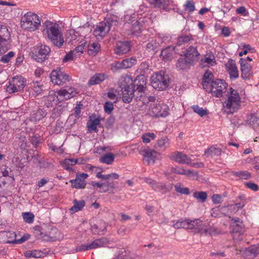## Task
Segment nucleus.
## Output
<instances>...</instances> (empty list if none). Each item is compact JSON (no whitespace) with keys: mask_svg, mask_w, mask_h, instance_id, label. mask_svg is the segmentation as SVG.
Here are the masks:
<instances>
[{"mask_svg":"<svg viewBox=\"0 0 259 259\" xmlns=\"http://www.w3.org/2000/svg\"><path fill=\"white\" fill-rule=\"evenodd\" d=\"M101 120V119L99 118V116H97L95 113L90 115L87 125L88 132L92 133L94 132L95 133H97L98 132L97 126L100 124Z\"/></svg>","mask_w":259,"mask_h":259,"instance_id":"19","label":"nucleus"},{"mask_svg":"<svg viewBox=\"0 0 259 259\" xmlns=\"http://www.w3.org/2000/svg\"><path fill=\"white\" fill-rule=\"evenodd\" d=\"M122 69H124L122 61L116 62L111 65V70L114 72Z\"/></svg>","mask_w":259,"mask_h":259,"instance_id":"50","label":"nucleus"},{"mask_svg":"<svg viewBox=\"0 0 259 259\" xmlns=\"http://www.w3.org/2000/svg\"><path fill=\"white\" fill-rule=\"evenodd\" d=\"M30 235L28 234H24L20 239H12L8 240L7 242V243H12V244H21L25 241L28 240L30 238Z\"/></svg>","mask_w":259,"mask_h":259,"instance_id":"47","label":"nucleus"},{"mask_svg":"<svg viewBox=\"0 0 259 259\" xmlns=\"http://www.w3.org/2000/svg\"><path fill=\"white\" fill-rule=\"evenodd\" d=\"M44 252H42L40 250H31L26 252L25 253V256L26 257H35V258H38V257H41L44 256Z\"/></svg>","mask_w":259,"mask_h":259,"instance_id":"45","label":"nucleus"},{"mask_svg":"<svg viewBox=\"0 0 259 259\" xmlns=\"http://www.w3.org/2000/svg\"><path fill=\"white\" fill-rule=\"evenodd\" d=\"M214 80L213 73L209 70L206 71L202 78V85L206 91L211 86L212 82H213Z\"/></svg>","mask_w":259,"mask_h":259,"instance_id":"27","label":"nucleus"},{"mask_svg":"<svg viewBox=\"0 0 259 259\" xmlns=\"http://www.w3.org/2000/svg\"><path fill=\"white\" fill-rule=\"evenodd\" d=\"M51 52L50 48L45 45L36 47L32 53V58L38 62L42 63L47 60Z\"/></svg>","mask_w":259,"mask_h":259,"instance_id":"8","label":"nucleus"},{"mask_svg":"<svg viewBox=\"0 0 259 259\" xmlns=\"http://www.w3.org/2000/svg\"><path fill=\"white\" fill-rule=\"evenodd\" d=\"M201 61L202 64L206 63L207 65H210L212 66L215 64V58L213 55H210L208 57H205Z\"/></svg>","mask_w":259,"mask_h":259,"instance_id":"55","label":"nucleus"},{"mask_svg":"<svg viewBox=\"0 0 259 259\" xmlns=\"http://www.w3.org/2000/svg\"><path fill=\"white\" fill-rule=\"evenodd\" d=\"M193 40L192 35H181L178 38L177 46H181L186 44H190Z\"/></svg>","mask_w":259,"mask_h":259,"instance_id":"38","label":"nucleus"},{"mask_svg":"<svg viewBox=\"0 0 259 259\" xmlns=\"http://www.w3.org/2000/svg\"><path fill=\"white\" fill-rule=\"evenodd\" d=\"M57 96H58V92H57L56 93H55L53 91L50 92L49 93V94L48 97H47L48 101H50V102L54 101L55 100L56 98L58 99Z\"/></svg>","mask_w":259,"mask_h":259,"instance_id":"62","label":"nucleus"},{"mask_svg":"<svg viewBox=\"0 0 259 259\" xmlns=\"http://www.w3.org/2000/svg\"><path fill=\"white\" fill-rule=\"evenodd\" d=\"M43 32L55 47L61 48L63 46L64 37L59 24L51 22H47Z\"/></svg>","mask_w":259,"mask_h":259,"instance_id":"3","label":"nucleus"},{"mask_svg":"<svg viewBox=\"0 0 259 259\" xmlns=\"http://www.w3.org/2000/svg\"><path fill=\"white\" fill-rule=\"evenodd\" d=\"M206 92L217 98L227 97L223 104V110L227 114L236 112L240 106V97L238 92L232 88H228V84L223 79H215Z\"/></svg>","mask_w":259,"mask_h":259,"instance_id":"1","label":"nucleus"},{"mask_svg":"<svg viewBox=\"0 0 259 259\" xmlns=\"http://www.w3.org/2000/svg\"><path fill=\"white\" fill-rule=\"evenodd\" d=\"M170 78L168 74L160 71L151 77V85L158 91L164 90L169 86Z\"/></svg>","mask_w":259,"mask_h":259,"instance_id":"7","label":"nucleus"},{"mask_svg":"<svg viewBox=\"0 0 259 259\" xmlns=\"http://www.w3.org/2000/svg\"><path fill=\"white\" fill-rule=\"evenodd\" d=\"M245 201H242L238 203L231 204L229 206L230 208L236 207V211H237L240 208H243L246 204Z\"/></svg>","mask_w":259,"mask_h":259,"instance_id":"60","label":"nucleus"},{"mask_svg":"<svg viewBox=\"0 0 259 259\" xmlns=\"http://www.w3.org/2000/svg\"><path fill=\"white\" fill-rule=\"evenodd\" d=\"M73 203V205L69 209V211L71 213L81 210L85 205L84 200L77 201L74 200Z\"/></svg>","mask_w":259,"mask_h":259,"instance_id":"40","label":"nucleus"},{"mask_svg":"<svg viewBox=\"0 0 259 259\" xmlns=\"http://www.w3.org/2000/svg\"><path fill=\"white\" fill-rule=\"evenodd\" d=\"M40 23L38 15L31 12H27L22 16L20 21L22 28L29 31H34L38 29Z\"/></svg>","mask_w":259,"mask_h":259,"instance_id":"4","label":"nucleus"},{"mask_svg":"<svg viewBox=\"0 0 259 259\" xmlns=\"http://www.w3.org/2000/svg\"><path fill=\"white\" fill-rule=\"evenodd\" d=\"M149 114L153 117H166L169 114V108L165 104L159 103L151 108Z\"/></svg>","mask_w":259,"mask_h":259,"instance_id":"13","label":"nucleus"},{"mask_svg":"<svg viewBox=\"0 0 259 259\" xmlns=\"http://www.w3.org/2000/svg\"><path fill=\"white\" fill-rule=\"evenodd\" d=\"M154 8L165 10L169 5V0H147Z\"/></svg>","mask_w":259,"mask_h":259,"instance_id":"30","label":"nucleus"},{"mask_svg":"<svg viewBox=\"0 0 259 259\" xmlns=\"http://www.w3.org/2000/svg\"><path fill=\"white\" fill-rule=\"evenodd\" d=\"M10 36L7 28L0 25V55L4 54L9 49L8 39Z\"/></svg>","mask_w":259,"mask_h":259,"instance_id":"12","label":"nucleus"},{"mask_svg":"<svg viewBox=\"0 0 259 259\" xmlns=\"http://www.w3.org/2000/svg\"><path fill=\"white\" fill-rule=\"evenodd\" d=\"M207 196V193L203 191L195 192L193 194V197L201 202H204L206 201Z\"/></svg>","mask_w":259,"mask_h":259,"instance_id":"48","label":"nucleus"},{"mask_svg":"<svg viewBox=\"0 0 259 259\" xmlns=\"http://www.w3.org/2000/svg\"><path fill=\"white\" fill-rule=\"evenodd\" d=\"M155 100V97L147 96L145 92H144V94H141L136 97V101H141L144 105H146L150 102H153Z\"/></svg>","mask_w":259,"mask_h":259,"instance_id":"37","label":"nucleus"},{"mask_svg":"<svg viewBox=\"0 0 259 259\" xmlns=\"http://www.w3.org/2000/svg\"><path fill=\"white\" fill-rule=\"evenodd\" d=\"M76 94L77 92L73 88L59 90L58 91V101L61 102L64 100H68L74 97Z\"/></svg>","mask_w":259,"mask_h":259,"instance_id":"18","label":"nucleus"},{"mask_svg":"<svg viewBox=\"0 0 259 259\" xmlns=\"http://www.w3.org/2000/svg\"><path fill=\"white\" fill-rule=\"evenodd\" d=\"M144 181L151 186L153 190L162 194H165L171 189L170 186L166 185L163 183L157 182L150 178H145Z\"/></svg>","mask_w":259,"mask_h":259,"instance_id":"16","label":"nucleus"},{"mask_svg":"<svg viewBox=\"0 0 259 259\" xmlns=\"http://www.w3.org/2000/svg\"><path fill=\"white\" fill-rule=\"evenodd\" d=\"M169 158L181 164H189L191 159L187 155L182 152L177 151L169 155Z\"/></svg>","mask_w":259,"mask_h":259,"instance_id":"22","label":"nucleus"},{"mask_svg":"<svg viewBox=\"0 0 259 259\" xmlns=\"http://www.w3.org/2000/svg\"><path fill=\"white\" fill-rule=\"evenodd\" d=\"M184 7L185 10L189 13H192L195 10V4L192 1H187Z\"/></svg>","mask_w":259,"mask_h":259,"instance_id":"54","label":"nucleus"},{"mask_svg":"<svg viewBox=\"0 0 259 259\" xmlns=\"http://www.w3.org/2000/svg\"><path fill=\"white\" fill-rule=\"evenodd\" d=\"M108 241L106 238H101L100 239H96L92 242L89 244H82L80 245L77 246L76 247L75 250L76 252L84 251L93 249H95L99 247H103L105 245L107 244Z\"/></svg>","mask_w":259,"mask_h":259,"instance_id":"10","label":"nucleus"},{"mask_svg":"<svg viewBox=\"0 0 259 259\" xmlns=\"http://www.w3.org/2000/svg\"><path fill=\"white\" fill-rule=\"evenodd\" d=\"M26 91L29 93V95L31 94L32 96L35 97L39 95L42 91V85L37 82H32L26 85Z\"/></svg>","mask_w":259,"mask_h":259,"instance_id":"23","label":"nucleus"},{"mask_svg":"<svg viewBox=\"0 0 259 259\" xmlns=\"http://www.w3.org/2000/svg\"><path fill=\"white\" fill-rule=\"evenodd\" d=\"M50 77L52 82L57 85H62L69 81V76L60 67L52 71Z\"/></svg>","mask_w":259,"mask_h":259,"instance_id":"9","label":"nucleus"},{"mask_svg":"<svg viewBox=\"0 0 259 259\" xmlns=\"http://www.w3.org/2000/svg\"><path fill=\"white\" fill-rule=\"evenodd\" d=\"M157 44L153 41L149 42L146 46V49L149 52H152V53L155 54L156 53Z\"/></svg>","mask_w":259,"mask_h":259,"instance_id":"58","label":"nucleus"},{"mask_svg":"<svg viewBox=\"0 0 259 259\" xmlns=\"http://www.w3.org/2000/svg\"><path fill=\"white\" fill-rule=\"evenodd\" d=\"M238 176L241 179H248L250 178V175L247 171H242L238 173Z\"/></svg>","mask_w":259,"mask_h":259,"instance_id":"64","label":"nucleus"},{"mask_svg":"<svg viewBox=\"0 0 259 259\" xmlns=\"http://www.w3.org/2000/svg\"><path fill=\"white\" fill-rule=\"evenodd\" d=\"M137 60L135 57H131L122 60L124 69L132 67L137 63Z\"/></svg>","mask_w":259,"mask_h":259,"instance_id":"46","label":"nucleus"},{"mask_svg":"<svg viewBox=\"0 0 259 259\" xmlns=\"http://www.w3.org/2000/svg\"><path fill=\"white\" fill-rule=\"evenodd\" d=\"M27 85V80L21 75H17L10 79L6 85V91L9 94H14L23 91Z\"/></svg>","mask_w":259,"mask_h":259,"instance_id":"6","label":"nucleus"},{"mask_svg":"<svg viewBox=\"0 0 259 259\" xmlns=\"http://www.w3.org/2000/svg\"><path fill=\"white\" fill-rule=\"evenodd\" d=\"M104 108L105 113L110 114L114 109L113 103L109 101L105 102Z\"/></svg>","mask_w":259,"mask_h":259,"instance_id":"57","label":"nucleus"},{"mask_svg":"<svg viewBox=\"0 0 259 259\" xmlns=\"http://www.w3.org/2000/svg\"><path fill=\"white\" fill-rule=\"evenodd\" d=\"M232 233L234 239H238L244 232V226L242 221L238 218H232L231 222Z\"/></svg>","mask_w":259,"mask_h":259,"instance_id":"14","label":"nucleus"},{"mask_svg":"<svg viewBox=\"0 0 259 259\" xmlns=\"http://www.w3.org/2000/svg\"><path fill=\"white\" fill-rule=\"evenodd\" d=\"M132 78L129 76L124 77L120 82V88L122 91V100L124 103H130L133 98L136 101V92L132 87Z\"/></svg>","mask_w":259,"mask_h":259,"instance_id":"5","label":"nucleus"},{"mask_svg":"<svg viewBox=\"0 0 259 259\" xmlns=\"http://www.w3.org/2000/svg\"><path fill=\"white\" fill-rule=\"evenodd\" d=\"M239 63L241 65V77L244 79H248L252 75L251 66L246 62L244 58H240Z\"/></svg>","mask_w":259,"mask_h":259,"instance_id":"21","label":"nucleus"},{"mask_svg":"<svg viewBox=\"0 0 259 259\" xmlns=\"http://www.w3.org/2000/svg\"><path fill=\"white\" fill-rule=\"evenodd\" d=\"M193 111L198 114L201 117L208 114L207 110L203 109L202 107H200L198 105H194L192 107Z\"/></svg>","mask_w":259,"mask_h":259,"instance_id":"49","label":"nucleus"},{"mask_svg":"<svg viewBox=\"0 0 259 259\" xmlns=\"http://www.w3.org/2000/svg\"><path fill=\"white\" fill-rule=\"evenodd\" d=\"M14 55L15 53L13 52H9L7 54L3 55L1 57L0 61L2 62L3 63H8L10 61Z\"/></svg>","mask_w":259,"mask_h":259,"instance_id":"53","label":"nucleus"},{"mask_svg":"<svg viewBox=\"0 0 259 259\" xmlns=\"http://www.w3.org/2000/svg\"><path fill=\"white\" fill-rule=\"evenodd\" d=\"M146 82L143 75H139L134 81L132 80V84L131 87H132L134 91L136 92V94H135L136 97L141 94H144L146 88Z\"/></svg>","mask_w":259,"mask_h":259,"instance_id":"15","label":"nucleus"},{"mask_svg":"<svg viewBox=\"0 0 259 259\" xmlns=\"http://www.w3.org/2000/svg\"><path fill=\"white\" fill-rule=\"evenodd\" d=\"M174 52V48L171 46H169L161 51L160 56L162 58L166 60H169L172 57V55Z\"/></svg>","mask_w":259,"mask_h":259,"instance_id":"39","label":"nucleus"},{"mask_svg":"<svg viewBox=\"0 0 259 259\" xmlns=\"http://www.w3.org/2000/svg\"><path fill=\"white\" fill-rule=\"evenodd\" d=\"M243 51L239 53V56H242L243 55H246L248 52L253 53L254 52V48H252L249 45H244L243 46Z\"/></svg>","mask_w":259,"mask_h":259,"instance_id":"56","label":"nucleus"},{"mask_svg":"<svg viewBox=\"0 0 259 259\" xmlns=\"http://www.w3.org/2000/svg\"><path fill=\"white\" fill-rule=\"evenodd\" d=\"M116 21L111 18H108L104 22H102L97 26L96 28L94 31V34L96 36H103L106 33L109 32L112 26L115 25Z\"/></svg>","mask_w":259,"mask_h":259,"instance_id":"11","label":"nucleus"},{"mask_svg":"<svg viewBox=\"0 0 259 259\" xmlns=\"http://www.w3.org/2000/svg\"><path fill=\"white\" fill-rule=\"evenodd\" d=\"M172 171L174 173L179 174V175H183L186 176H189L191 174H194V172L191 171L190 170H186L184 169L182 167L180 166H176L172 168Z\"/></svg>","mask_w":259,"mask_h":259,"instance_id":"41","label":"nucleus"},{"mask_svg":"<svg viewBox=\"0 0 259 259\" xmlns=\"http://www.w3.org/2000/svg\"><path fill=\"white\" fill-rule=\"evenodd\" d=\"M184 56L188 59V62L190 64H193L199 60L200 54L198 52L196 47L191 46L185 50Z\"/></svg>","mask_w":259,"mask_h":259,"instance_id":"17","label":"nucleus"},{"mask_svg":"<svg viewBox=\"0 0 259 259\" xmlns=\"http://www.w3.org/2000/svg\"><path fill=\"white\" fill-rule=\"evenodd\" d=\"M105 79L104 74L96 73L91 77L89 81L88 84L89 85H93L99 84L104 81Z\"/></svg>","mask_w":259,"mask_h":259,"instance_id":"36","label":"nucleus"},{"mask_svg":"<svg viewBox=\"0 0 259 259\" xmlns=\"http://www.w3.org/2000/svg\"><path fill=\"white\" fill-rule=\"evenodd\" d=\"M88 177V175L87 174H77L75 179L71 180L70 181V183L72 184V188L76 189L84 188L86 185L85 180Z\"/></svg>","mask_w":259,"mask_h":259,"instance_id":"20","label":"nucleus"},{"mask_svg":"<svg viewBox=\"0 0 259 259\" xmlns=\"http://www.w3.org/2000/svg\"><path fill=\"white\" fill-rule=\"evenodd\" d=\"M47 115L46 111L42 109H38L36 111H33L30 114V120L32 121L36 122L39 121Z\"/></svg>","mask_w":259,"mask_h":259,"instance_id":"35","label":"nucleus"},{"mask_svg":"<svg viewBox=\"0 0 259 259\" xmlns=\"http://www.w3.org/2000/svg\"><path fill=\"white\" fill-rule=\"evenodd\" d=\"M114 160V155L111 153H107L104 156H102L100 158V161L103 163H106L107 164H111Z\"/></svg>","mask_w":259,"mask_h":259,"instance_id":"43","label":"nucleus"},{"mask_svg":"<svg viewBox=\"0 0 259 259\" xmlns=\"http://www.w3.org/2000/svg\"><path fill=\"white\" fill-rule=\"evenodd\" d=\"M106 226L104 222L100 221L98 224H94L91 226V230L94 234H103L106 229Z\"/></svg>","mask_w":259,"mask_h":259,"instance_id":"33","label":"nucleus"},{"mask_svg":"<svg viewBox=\"0 0 259 259\" xmlns=\"http://www.w3.org/2000/svg\"><path fill=\"white\" fill-rule=\"evenodd\" d=\"M175 190L182 194L189 195L190 194L189 189L187 187H182L181 185L177 184L175 186Z\"/></svg>","mask_w":259,"mask_h":259,"instance_id":"52","label":"nucleus"},{"mask_svg":"<svg viewBox=\"0 0 259 259\" xmlns=\"http://www.w3.org/2000/svg\"><path fill=\"white\" fill-rule=\"evenodd\" d=\"M22 216L23 220L27 223H32L34 221V216L31 212H23Z\"/></svg>","mask_w":259,"mask_h":259,"instance_id":"51","label":"nucleus"},{"mask_svg":"<svg viewBox=\"0 0 259 259\" xmlns=\"http://www.w3.org/2000/svg\"><path fill=\"white\" fill-rule=\"evenodd\" d=\"M142 25L140 21H133L130 27L129 35H138L142 30Z\"/></svg>","mask_w":259,"mask_h":259,"instance_id":"31","label":"nucleus"},{"mask_svg":"<svg viewBox=\"0 0 259 259\" xmlns=\"http://www.w3.org/2000/svg\"><path fill=\"white\" fill-rule=\"evenodd\" d=\"M190 65L188 62V59L185 57L184 58H180L177 61L176 63V67L180 70L186 69L188 66Z\"/></svg>","mask_w":259,"mask_h":259,"instance_id":"42","label":"nucleus"},{"mask_svg":"<svg viewBox=\"0 0 259 259\" xmlns=\"http://www.w3.org/2000/svg\"><path fill=\"white\" fill-rule=\"evenodd\" d=\"M170 146L169 140L166 137L161 138L157 140V143L154 145L156 149L165 151Z\"/></svg>","mask_w":259,"mask_h":259,"instance_id":"29","label":"nucleus"},{"mask_svg":"<svg viewBox=\"0 0 259 259\" xmlns=\"http://www.w3.org/2000/svg\"><path fill=\"white\" fill-rule=\"evenodd\" d=\"M247 123L256 132H259V117L250 114L247 118Z\"/></svg>","mask_w":259,"mask_h":259,"instance_id":"32","label":"nucleus"},{"mask_svg":"<svg viewBox=\"0 0 259 259\" xmlns=\"http://www.w3.org/2000/svg\"><path fill=\"white\" fill-rule=\"evenodd\" d=\"M84 160L82 158L80 159H73V158H67L65 159L64 161L61 163L62 166L63 168L68 171H73L72 166L75 165L76 164H82L83 163Z\"/></svg>","mask_w":259,"mask_h":259,"instance_id":"26","label":"nucleus"},{"mask_svg":"<svg viewBox=\"0 0 259 259\" xmlns=\"http://www.w3.org/2000/svg\"><path fill=\"white\" fill-rule=\"evenodd\" d=\"M175 229L184 228L192 229L195 233L201 235H212L215 233L214 228L208 226L200 219L191 220L190 219H181L172 225Z\"/></svg>","mask_w":259,"mask_h":259,"instance_id":"2","label":"nucleus"},{"mask_svg":"<svg viewBox=\"0 0 259 259\" xmlns=\"http://www.w3.org/2000/svg\"><path fill=\"white\" fill-rule=\"evenodd\" d=\"M212 202L215 204H219L222 202V196L219 194H214L212 196Z\"/></svg>","mask_w":259,"mask_h":259,"instance_id":"61","label":"nucleus"},{"mask_svg":"<svg viewBox=\"0 0 259 259\" xmlns=\"http://www.w3.org/2000/svg\"><path fill=\"white\" fill-rule=\"evenodd\" d=\"M130 49L131 42L130 41H119L116 44L114 52L117 55H121L127 53Z\"/></svg>","mask_w":259,"mask_h":259,"instance_id":"24","label":"nucleus"},{"mask_svg":"<svg viewBox=\"0 0 259 259\" xmlns=\"http://www.w3.org/2000/svg\"><path fill=\"white\" fill-rule=\"evenodd\" d=\"M226 67L231 79L238 77L239 72L234 60L230 59L226 64Z\"/></svg>","mask_w":259,"mask_h":259,"instance_id":"25","label":"nucleus"},{"mask_svg":"<svg viewBox=\"0 0 259 259\" xmlns=\"http://www.w3.org/2000/svg\"><path fill=\"white\" fill-rule=\"evenodd\" d=\"M245 185L247 188L253 191H255L258 189V186L255 183L251 182H247L245 184Z\"/></svg>","mask_w":259,"mask_h":259,"instance_id":"63","label":"nucleus"},{"mask_svg":"<svg viewBox=\"0 0 259 259\" xmlns=\"http://www.w3.org/2000/svg\"><path fill=\"white\" fill-rule=\"evenodd\" d=\"M155 153V151L154 150L149 149L148 148H145L141 151V154L143 156L144 159L147 161L148 164L151 162L153 163L154 162L155 156L153 153Z\"/></svg>","mask_w":259,"mask_h":259,"instance_id":"28","label":"nucleus"},{"mask_svg":"<svg viewBox=\"0 0 259 259\" xmlns=\"http://www.w3.org/2000/svg\"><path fill=\"white\" fill-rule=\"evenodd\" d=\"M221 149L213 145L205 151L204 155L207 157L212 158L215 156H219L221 155Z\"/></svg>","mask_w":259,"mask_h":259,"instance_id":"34","label":"nucleus"},{"mask_svg":"<svg viewBox=\"0 0 259 259\" xmlns=\"http://www.w3.org/2000/svg\"><path fill=\"white\" fill-rule=\"evenodd\" d=\"M100 45L98 42H93L88 47V53L89 55H95L99 52Z\"/></svg>","mask_w":259,"mask_h":259,"instance_id":"44","label":"nucleus"},{"mask_svg":"<svg viewBox=\"0 0 259 259\" xmlns=\"http://www.w3.org/2000/svg\"><path fill=\"white\" fill-rule=\"evenodd\" d=\"M63 123L61 121L57 120L55 126V132L56 133L61 132L63 129Z\"/></svg>","mask_w":259,"mask_h":259,"instance_id":"59","label":"nucleus"}]
</instances>
